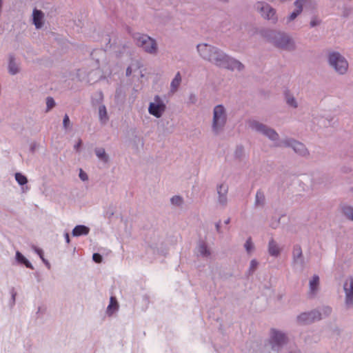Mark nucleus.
I'll use <instances>...</instances> for the list:
<instances>
[{"instance_id":"obj_46","label":"nucleus","mask_w":353,"mask_h":353,"mask_svg":"<svg viewBox=\"0 0 353 353\" xmlns=\"http://www.w3.org/2000/svg\"><path fill=\"white\" fill-rule=\"evenodd\" d=\"M229 221H230V220H229V219H228V220L225 221V223H229Z\"/></svg>"},{"instance_id":"obj_8","label":"nucleus","mask_w":353,"mask_h":353,"mask_svg":"<svg viewBox=\"0 0 353 353\" xmlns=\"http://www.w3.org/2000/svg\"><path fill=\"white\" fill-rule=\"evenodd\" d=\"M250 126L256 130L262 132L272 140H276L278 138V134L273 130L268 128L265 125L253 121L250 123Z\"/></svg>"},{"instance_id":"obj_38","label":"nucleus","mask_w":353,"mask_h":353,"mask_svg":"<svg viewBox=\"0 0 353 353\" xmlns=\"http://www.w3.org/2000/svg\"><path fill=\"white\" fill-rule=\"evenodd\" d=\"M331 312V308L329 307H326L323 308V313L325 315H328Z\"/></svg>"},{"instance_id":"obj_14","label":"nucleus","mask_w":353,"mask_h":353,"mask_svg":"<svg viewBox=\"0 0 353 353\" xmlns=\"http://www.w3.org/2000/svg\"><path fill=\"white\" fill-rule=\"evenodd\" d=\"M43 14L41 10L34 9L33 10V23L37 28L43 26Z\"/></svg>"},{"instance_id":"obj_25","label":"nucleus","mask_w":353,"mask_h":353,"mask_svg":"<svg viewBox=\"0 0 353 353\" xmlns=\"http://www.w3.org/2000/svg\"><path fill=\"white\" fill-rule=\"evenodd\" d=\"M15 179L18 182V183L21 185H25L28 182L27 178L21 173L15 174Z\"/></svg>"},{"instance_id":"obj_11","label":"nucleus","mask_w":353,"mask_h":353,"mask_svg":"<svg viewBox=\"0 0 353 353\" xmlns=\"http://www.w3.org/2000/svg\"><path fill=\"white\" fill-rule=\"evenodd\" d=\"M294 4L296 9L290 14V21L294 20L302 12L303 7L312 6L313 1L312 0H296Z\"/></svg>"},{"instance_id":"obj_33","label":"nucleus","mask_w":353,"mask_h":353,"mask_svg":"<svg viewBox=\"0 0 353 353\" xmlns=\"http://www.w3.org/2000/svg\"><path fill=\"white\" fill-rule=\"evenodd\" d=\"M245 249L246 250L250 252L252 248H253V245H252V241H251V239H248L245 244Z\"/></svg>"},{"instance_id":"obj_28","label":"nucleus","mask_w":353,"mask_h":353,"mask_svg":"<svg viewBox=\"0 0 353 353\" xmlns=\"http://www.w3.org/2000/svg\"><path fill=\"white\" fill-rule=\"evenodd\" d=\"M264 194L261 192H257L256 195V203L257 205L262 204L264 201Z\"/></svg>"},{"instance_id":"obj_27","label":"nucleus","mask_w":353,"mask_h":353,"mask_svg":"<svg viewBox=\"0 0 353 353\" xmlns=\"http://www.w3.org/2000/svg\"><path fill=\"white\" fill-rule=\"evenodd\" d=\"M199 252L203 256H208L210 254L209 250L204 243H202L199 245Z\"/></svg>"},{"instance_id":"obj_5","label":"nucleus","mask_w":353,"mask_h":353,"mask_svg":"<svg viewBox=\"0 0 353 353\" xmlns=\"http://www.w3.org/2000/svg\"><path fill=\"white\" fill-rule=\"evenodd\" d=\"M272 38L274 45L279 48L290 50L294 47L293 41L284 34L274 32Z\"/></svg>"},{"instance_id":"obj_21","label":"nucleus","mask_w":353,"mask_h":353,"mask_svg":"<svg viewBox=\"0 0 353 353\" xmlns=\"http://www.w3.org/2000/svg\"><path fill=\"white\" fill-rule=\"evenodd\" d=\"M17 259L21 263L24 264L27 268H32L30 263L26 259V257L21 254L19 252H17L16 254Z\"/></svg>"},{"instance_id":"obj_7","label":"nucleus","mask_w":353,"mask_h":353,"mask_svg":"<svg viewBox=\"0 0 353 353\" xmlns=\"http://www.w3.org/2000/svg\"><path fill=\"white\" fill-rule=\"evenodd\" d=\"M256 10L261 13V16L268 20H276V12L270 5L264 2H258L256 4Z\"/></svg>"},{"instance_id":"obj_3","label":"nucleus","mask_w":353,"mask_h":353,"mask_svg":"<svg viewBox=\"0 0 353 353\" xmlns=\"http://www.w3.org/2000/svg\"><path fill=\"white\" fill-rule=\"evenodd\" d=\"M226 121L224 108L221 105H216L214 109L213 129L217 132L224 125Z\"/></svg>"},{"instance_id":"obj_43","label":"nucleus","mask_w":353,"mask_h":353,"mask_svg":"<svg viewBox=\"0 0 353 353\" xmlns=\"http://www.w3.org/2000/svg\"><path fill=\"white\" fill-rule=\"evenodd\" d=\"M64 236H65V239L67 243H70L69 234L68 233H65Z\"/></svg>"},{"instance_id":"obj_20","label":"nucleus","mask_w":353,"mask_h":353,"mask_svg":"<svg viewBox=\"0 0 353 353\" xmlns=\"http://www.w3.org/2000/svg\"><path fill=\"white\" fill-rule=\"evenodd\" d=\"M280 252L279 248L273 240L269 243V253L272 256H278Z\"/></svg>"},{"instance_id":"obj_36","label":"nucleus","mask_w":353,"mask_h":353,"mask_svg":"<svg viewBox=\"0 0 353 353\" xmlns=\"http://www.w3.org/2000/svg\"><path fill=\"white\" fill-rule=\"evenodd\" d=\"M63 125H64V127H65V128H67V127H68V124H69V123H70L69 117H68L67 114H65V117H64V118H63Z\"/></svg>"},{"instance_id":"obj_26","label":"nucleus","mask_w":353,"mask_h":353,"mask_svg":"<svg viewBox=\"0 0 353 353\" xmlns=\"http://www.w3.org/2000/svg\"><path fill=\"white\" fill-rule=\"evenodd\" d=\"M96 154L99 159L103 160L104 161H108V157L105 154V152L104 149H103V148L97 149Z\"/></svg>"},{"instance_id":"obj_40","label":"nucleus","mask_w":353,"mask_h":353,"mask_svg":"<svg viewBox=\"0 0 353 353\" xmlns=\"http://www.w3.org/2000/svg\"><path fill=\"white\" fill-rule=\"evenodd\" d=\"M37 253H38V254L40 256L41 259L44 261H45V259H43V252H42V250H41L38 249V250H37Z\"/></svg>"},{"instance_id":"obj_42","label":"nucleus","mask_w":353,"mask_h":353,"mask_svg":"<svg viewBox=\"0 0 353 353\" xmlns=\"http://www.w3.org/2000/svg\"><path fill=\"white\" fill-rule=\"evenodd\" d=\"M81 145V141L79 140L78 143L75 145L74 148L76 150H78Z\"/></svg>"},{"instance_id":"obj_34","label":"nucleus","mask_w":353,"mask_h":353,"mask_svg":"<svg viewBox=\"0 0 353 353\" xmlns=\"http://www.w3.org/2000/svg\"><path fill=\"white\" fill-rule=\"evenodd\" d=\"M92 259L96 263H101L102 261V256L98 253H94L92 256Z\"/></svg>"},{"instance_id":"obj_13","label":"nucleus","mask_w":353,"mask_h":353,"mask_svg":"<svg viewBox=\"0 0 353 353\" xmlns=\"http://www.w3.org/2000/svg\"><path fill=\"white\" fill-rule=\"evenodd\" d=\"M287 145L291 146L295 152L301 155H305L307 153L304 145L300 142L293 140L290 143H288Z\"/></svg>"},{"instance_id":"obj_1","label":"nucleus","mask_w":353,"mask_h":353,"mask_svg":"<svg viewBox=\"0 0 353 353\" xmlns=\"http://www.w3.org/2000/svg\"><path fill=\"white\" fill-rule=\"evenodd\" d=\"M197 50L203 59L208 60L219 67L232 70H241L243 68V65L241 63L226 57L213 46L205 43L199 44L197 46Z\"/></svg>"},{"instance_id":"obj_9","label":"nucleus","mask_w":353,"mask_h":353,"mask_svg":"<svg viewBox=\"0 0 353 353\" xmlns=\"http://www.w3.org/2000/svg\"><path fill=\"white\" fill-rule=\"evenodd\" d=\"M343 289L345 294V303L347 305H353V276L348 277L344 285Z\"/></svg>"},{"instance_id":"obj_41","label":"nucleus","mask_w":353,"mask_h":353,"mask_svg":"<svg viewBox=\"0 0 353 353\" xmlns=\"http://www.w3.org/2000/svg\"><path fill=\"white\" fill-rule=\"evenodd\" d=\"M37 253H38V254L40 256L41 259L44 261H45V259H43V252H42V250H41L38 249V250H37Z\"/></svg>"},{"instance_id":"obj_16","label":"nucleus","mask_w":353,"mask_h":353,"mask_svg":"<svg viewBox=\"0 0 353 353\" xmlns=\"http://www.w3.org/2000/svg\"><path fill=\"white\" fill-rule=\"evenodd\" d=\"M319 284V277L317 275L313 276L312 279L310 281V292L314 294L318 289Z\"/></svg>"},{"instance_id":"obj_17","label":"nucleus","mask_w":353,"mask_h":353,"mask_svg":"<svg viewBox=\"0 0 353 353\" xmlns=\"http://www.w3.org/2000/svg\"><path fill=\"white\" fill-rule=\"evenodd\" d=\"M119 305L115 297L111 296L110 300V304L107 308V312L112 314L113 312L118 310Z\"/></svg>"},{"instance_id":"obj_23","label":"nucleus","mask_w":353,"mask_h":353,"mask_svg":"<svg viewBox=\"0 0 353 353\" xmlns=\"http://www.w3.org/2000/svg\"><path fill=\"white\" fill-rule=\"evenodd\" d=\"M99 113L101 121L105 122L108 119V116L106 108L104 105L99 107Z\"/></svg>"},{"instance_id":"obj_37","label":"nucleus","mask_w":353,"mask_h":353,"mask_svg":"<svg viewBox=\"0 0 353 353\" xmlns=\"http://www.w3.org/2000/svg\"><path fill=\"white\" fill-rule=\"evenodd\" d=\"M257 266V262L255 260H252L250 263L251 269L254 270Z\"/></svg>"},{"instance_id":"obj_39","label":"nucleus","mask_w":353,"mask_h":353,"mask_svg":"<svg viewBox=\"0 0 353 353\" xmlns=\"http://www.w3.org/2000/svg\"><path fill=\"white\" fill-rule=\"evenodd\" d=\"M319 23V22L316 19H313L310 21V25H311L312 27H314V26H316Z\"/></svg>"},{"instance_id":"obj_2","label":"nucleus","mask_w":353,"mask_h":353,"mask_svg":"<svg viewBox=\"0 0 353 353\" xmlns=\"http://www.w3.org/2000/svg\"><path fill=\"white\" fill-rule=\"evenodd\" d=\"M330 64L334 68L336 72L344 74L348 68L347 61L338 52H332L329 56Z\"/></svg>"},{"instance_id":"obj_45","label":"nucleus","mask_w":353,"mask_h":353,"mask_svg":"<svg viewBox=\"0 0 353 353\" xmlns=\"http://www.w3.org/2000/svg\"><path fill=\"white\" fill-rule=\"evenodd\" d=\"M216 226L217 230L219 231V223H217Z\"/></svg>"},{"instance_id":"obj_44","label":"nucleus","mask_w":353,"mask_h":353,"mask_svg":"<svg viewBox=\"0 0 353 353\" xmlns=\"http://www.w3.org/2000/svg\"><path fill=\"white\" fill-rule=\"evenodd\" d=\"M132 73V69L130 67H128L126 70V74L127 75H130Z\"/></svg>"},{"instance_id":"obj_35","label":"nucleus","mask_w":353,"mask_h":353,"mask_svg":"<svg viewBox=\"0 0 353 353\" xmlns=\"http://www.w3.org/2000/svg\"><path fill=\"white\" fill-rule=\"evenodd\" d=\"M79 177L83 181H85L88 179L87 174L84 172L81 169L80 170Z\"/></svg>"},{"instance_id":"obj_22","label":"nucleus","mask_w":353,"mask_h":353,"mask_svg":"<svg viewBox=\"0 0 353 353\" xmlns=\"http://www.w3.org/2000/svg\"><path fill=\"white\" fill-rule=\"evenodd\" d=\"M343 213L350 220L353 221V208L350 206H343Z\"/></svg>"},{"instance_id":"obj_32","label":"nucleus","mask_w":353,"mask_h":353,"mask_svg":"<svg viewBox=\"0 0 353 353\" xmlns=\"http://www.w3.org/2000/svg\"><path fill=\"white\" fill-rule=\"evenodd\" d=\"M171 202L174 205H180L182 203V199L179 196H174L171 199Z\"/></svg>"},{"instance_id":"obj_18","label":"nucleus","mask_w":353,"mask_h":353,"mask_svg":"<svg viewBox=\"0 0 353 353\" xmlns=\"http://www.w3.org/2000/svg\"><path fill=\"white\" fill-rule=\"evenodd\" d=\"M227 192H228L227 185L222 184L218 188V193L219 194V201L221 203H223L225 202L226 199H225V195L226 194Z\"/></svg>"},{"instance_id":"obj_29","label":"nucleus","mask_w":353,"mask_h":353,"mask_svg":"<svg viewBox=\"0 0 353 353\" xmlns=\"http://www.w3.org/2000/svg\"><path fill=\"white\" fill-rule=\"evenodd\" d=\"M46 105L47 110H49L51 108H52L55 105L54 99L52 97H48L46 99Z\"/></svg>"},{"instance_id":"obj_19","label":"nucleus","mask_w":353,"mask_h":353,"mask_svg":"<svg viewBox=\"0 0 353 353\" xmlns=\"http://www.w3.org/2000/svg\"><path fill=\"white\" fill-rule=\"evenodd\" d=\"M181 81V77L179 72H177L175 77L171 82V90L175 92L179 86Z\"/></svg>"},{"instance_id":"obj_4","label":"nucleus","mask_w":353,"mask_h":353,"mask_svg":"<svg viewBox=\"0 0 353 353\" xmlns=\"http://www.w3.org/2000/svg\"><path fill=\"white\" fill-rule=\"evenodd\" d=\"M137 43L138 46L143 48V49L149 53H154L157 51V44L154 39L151 37L142 34L136 37Z\"/></svg>"},{"instance_id":"obj_6","label":"nucleus","mask_w":353,"mask_h":353,"mask_svg":"<svg viewBox=\"0 0 353 353\" xmlns=\"http://www.w3.org/2000/svg\"><path fill=\"white\" fill-rule=\"evenodd\" d=\"M165 110V105L159 96L154 97V101L150 103L148 108L149 113L157 118L161 117Z\"/></svg>"},{"instance_id":"obj_10","label":"nucleus","mask_w":353,"mask_h":353,"mask_svg":"<svg viewBox=\"0 0 353 353\" xmlns=\"http://www.w3.org/2000/svg\"><path fill=\"white\" fill-rule=\"evenodd\" d=\"M321 314L318 311H312L309 313H303L298 316V321L301 323H310L315 320H320Z\"/></svg>"},{"instance_id":"obj_24","label":"nucleus","mask_w":353,"mask_h":353,"mask_svg":"<svg viewBox=\"0 0 353 353\" xmlns=\"http://www.w3.org/2000/svg\"><path fill=\"white\" fill-rule=\"evenodd\" d=\"M9 71L12 74H14L18 72V68L15 64L14 58L12 57H10Z\"/></svg>"},{"instance_id":"obj_15","label":"nucleus","mask_w":353,"mask_h":353,"mask_svg":"<svg viewBox=\"0 0 353 353\" xmlns=\"http://www.w3.org/2000/svg\"><path fill=\"white\" fill-rule=\"evenodd\" d=\"M89 233V228L85 225H77L72 230V235L79 236L81 235H86Z\"/></svg>"},{"instance_id":"obj_12","label":"nucleus","mask_w":353,"mask_h":353,"mask_svg":"<svg viewBox=\"0 0 353 353\" xmlns=\"http://www.w3.org/2000/svg\"><path fill=\"white\" fill-rule=\"evenodd\" d=\"M287 339L285 334L279 332L274 330L271 332V343L272 344V348H274L276 345H281L286 343Z\"/></svg>"},{"instance_id":"obj_30","label":"nucleus","mask_w":353,"mask_h":353,"mask_svg":"<svg viewBox=\"0 0 353 353\" xmlns=\"http://www.w3.org/2000/svg\"><path fill=\"white\" fill-rule=\"evenodd\" d=\"M301 254H302V251H301V247H299V246L294 247V250H293V255H294V259L301 257Z\"/></svg>"},{"instance_id":"obj_31","label":"nucleus","mask_w":353,"mask_h":353,"mask_svg":"<svg viewBox=\"0 0 353 353\" xmlns=\"http://www.w3.org/2000/svg\"><path fill=\"white\" fill-rule=\"evenodd\" d=\"M286 100H287V103L294 107V108H296V103L294 100V99L293 97H290L288 96V94H286Z\"/></svg>"}]
</instances>
